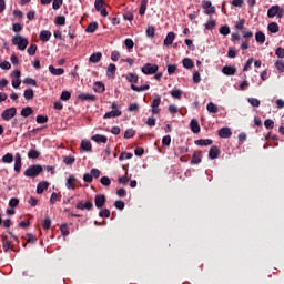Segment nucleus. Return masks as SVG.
I'll return each instance as SVG.
<instances>
[{"mask_svg":"<svg viewBox=\"0 0 284 284\" xmlns=\"http://www.w3.org/2000/svg\"><path fill=\"white\" fill-rule=\"evenodd\" d=\"M220 34H223V37H227V34H230V26L225 24L221 27Z\"/></svg>","mask_w":284,"mask_h":284,"instance_id":"6e6d98bb","label":"nucleus"},{"mask_svg":"<svg viewBox=\"0 0 284 284\" xmlns=\"http://www.w3.org/2000/svg\"><path fill=\"white\" fill-rule=\"evenodd\" d=\"M115 74H116V64L110 63L106 69V77L109 79H114Z\"/></svg>","mask_w":284,"mask_h":284,"instance_id":"2eb2a0df","label":"nucleus"},{"mask_svg":"<svg viewBox=\"0 0 284 284\" xmlns=\"http://www.w3.org/2000/svg\"><path fill=\"white\" fill-rule=\"evenodd\" d=\"M135 134H136V131H134L133 129H128L124 133V139H133Z\"/></svg>","mask_w":284,"mask_h":284,"instance_id":"8fccbe9b","label":"nucleus"},{"mask_svg":"<svg viewBox=\"0 0 284 284\" xmlns=\"http://www.w3.org/2000/svg\"><path fill=\"white\" fill-rule=\"evenodd\" d=\"M123 18L124 21H134V13L132 11H125Z\"/></svg>","mask_w":284,"mask_h":284,"instance_id":"5fc2aeb1","label":"nucleus"},{"mask_svg":"<svg viewBox=\"0 0 284 284\" xmlns=\"http://www.w3.org/2000/svg\"><path fill=\"white\" fill-rule=\"evenodd\" d=\"M36 121H37V123H39V124H43V123H48L49 118H48V115H38V116L36 118Z\"/></svg>","mask_w":284,"mask_h":284,"instance_id":"3c124183","label":"nucleus"},{"mask_svg":"<svg viewBox=\"0 0 284 284\" xmlns=\"http://www.w3.org/2000/svg\"><path fill=\"white\" fill-rule=\"evenodd\" d=\"M206 30H214L216 28V20H210L205 23Z\"/></svg>","mask_w":284,"mask_h":284,"instance_id":"4d7b16f0","label":"nucleus"},{"mask_svg":"<svg viewBox=\"0 0 284 284\" xmlns=\"http://www.w3.org/2000/svg\"><path fill=\"white\" fill-rule=\"evenodd\" d=\"M141 70L143 72V74H156V72H159V65L152 64V63H146L144 67H142Z\"/></svg>","mask_w":284,"mask_h":284,"instance_id":"1a4fd4ad","label":"nucleus"},{"mask_svg":"<svg viewBox=\"0 0 284 284\" xmlns=\"http://www.w3.org/2000/svg\"><path fill=\"white\" fill-rule=\"evenodd\" d=\"M175 39L176 34L174 32H169L164 39V45H172Z\"/></svg>","mask_w":284,"mask_h":284,"instance_id":"5701e85b","label":"nucleus"},{"mask_svg":"<svg viewBox=\"0 0 284 284\" xmlns=\"http://www.w3.org/2000/svg\"><path fill=\"white\" fill-rule=\"evenodd\" d=\"M49 71L51 74H54L55 77H61V74L65 73V70L63 68H54V65L49 67Z\"/></svg>","mask_w":284,"mask_h":284,"instance_id":"b1692460","label":"nucleus"},{"mask_svg":"<svg viewBox=\"0 0 284 284\" xmlns=\"http://www.w3.org/2000/svg\"><path fill=\"white\" fill-rule=\"evenodd\" d=\"M159 105H161V95H156L151 102L152 114H161V108Z\"/></svg>","mask_w":284,"mask_h":284,"instance_id":"0eeeda50","label":"nucleus"},{"mask_svg":"<svg viewBox=\"0 0 284 284\" xmlns=\"http://www.w3.org/2000/svg\"><path fill=\"white\" fill-rule=\"evenodd\" d=\"M105 203H108V199L105 197V194H97L94 197V204L98 210H103L105 206Z\"/></svg>","mask_w":284,"mask_h":284,"instance_id":"6e6552de","label":"nucleus"},{"mask_svg":"<svg viewBox=\"0 0 284 284\" xmlns=\"http://www.w3.org/2000/svg\"><path fill=\"white\" fill-rule=\"evenodd\" d=\"M219 136L221 139H230L232 136V130L227 126H224L219 130Z\"/></svg>","mask_w":284,"mask_h":284,"instance_id":"9d476101","label":"nucleus"},{"mask_svg":"<svg viewBox=\"0 0 284 284\" xmlns=\"http://www.w3.org/2000/svg\"><path fill=\"white\" fill-rule=\"evenodd\" d=\"M94 92H98V94H103V91L105 90V84L103 82H95L93 84Z\"/></svg>","mask_w":284,"mask_h":284,"instance_id":"a878e982","label":"nucleus"},{"mask_svg":"<svg viewBox=\"0 0 284 284\" xmlns=\"http://www.w3.org/2000/svg\"><path fill=\"white\" fill-rule=\"evenodd\" d=\"M212 143H214V141H212V139H200V140H195V145H212Z\"/></svg>","mask_w":284,"mask_h":284,"instance_id":"c9c22d12","label":"nucleus"},{"mask_svg":"<svg viewBox=\"0 0 284 284\" xmlns=\"http://www.w3.org/2000/svg\"><path fill=\"white\" fill-rule=\"evenodd\" d=\"M121 114H123L122 111H120V110H112V111L106 112L103 115V119H116L118 116H121Z\"/></svg>","mask_w":284,"mask_h":284,"instance_id":"f3484780","label":"nucleus"},{"mask_svg":"<svg viewBox=\"0 0 284 284\" xmlns=\"http://www.w3.org/2000/svg\"><path fill=\"white\" fill-rule=\"evenodd\" d=\"M155 33H156V29L153 26L148 27L146 37L154 39Z\"/></svg>","mask_w":284,"mask_h":284,"instance_id":"c03bdc74","label":"nucleus"},{"mask_svg":"<svg viewBox=\"0 0 284 284\" xmlns=\"http://www.w3.org/2000/svg\"><path fill=\"white\" fill-rule=\"evenodd\" d=\"M63 6V0H53L52 8L53 10H59Z\"/></svg>","mask_w":284,"mask_h":284,"instance_id":"69168bd1","label":"nucleus"},{"mask_svg":"<svg viewBox=\"0 0 284 284\" xmlns=\"http://www.w3.org/2000/svg\"><path fill=\"white\" fill-rule=\"evenodd\" d=\"M171 97H173V99H181V97H183V91H181V89L172 90Z\"/></svg>","mask_w":284,"mask_h":284,"instance_id":"a18cd8bd","label":"nucleus"},{"mask_svg":"<svg viewBox=\"0 0 284 284\" xmlns=\"http://www.w3.org/2000/svg\"><path fill=\"white\" fill-rule=\"evenodd\" d=\"M77 161V159L74 156H71V155H65L63 158V163L65 165H74V162Z\"/></svg>","mask_w":284,"mask_h":284,"instance_id":"58836bf2","label":"nucleus"},{"mask_svg":"<svg viewBox=\"0 0 284 284\" xmlns=\"http://www.w3.org/2000/svg\"><path fill=\"white\" fill-rule=\"evenodd\" d=\"M23 97L26 101H31V99H34V90L32 89L24 90Z\"/></svg>","mask_w":284,"mask_h":284,"instance_id":"e433bc0d","label":"nucleus"},{"mask_svg":"<svg viewBox=\"0 0 284 284\" xmlns=\"http://www.w3.org/2000/svg\"><path fill=\"white\" fill-rule=\"evenodd\" d=\"M222 72L226 77H234V74H236V68L235 67H231V65H225V67L222 68Z\"/></svg>","mask_w":284,"mask_h":284,"instance_id":"dca6fc26","label":"nucleus"},{"mask_svg":"<svg viewBox=\"0 0 284 284\" xmlns=\"http://www.w3.org/2000/svg\"><path fill=\"white\" fill-rule=\"evenodd\" d=\"M103 6H105V1L95 0L94 7H95L97 12H101V10H103Z\"/></svg>","mask_w":284,"mask_h":284,"instance_id":"37998d69","label":"nucleus"},{"mask_svg":"<svg viewBox=\"0 0 284 284\" xmlns=\"http://www.w3.org/2000/svg\"><path fill=\"white\" fill-rule=\"evenodd\" d=\"M248 103H251V105L253 108H260L261 106V100H258L256 98H248Z\"/></svg>","mask_w":284,"mask_h":284,"instance_id":"49530a36","label":"nucleus"},{"mask_svg":"<svg viewBox=\"0 0 284 284\" xmlns=\"http://www.w3.org/2000/svg\"><path fill=\"white\" fill-rule=\"evenodd\" d=\"M48 187H50V183L48 181L39 182L37 186V194H43Z\"/></svg>","mask_w":284,"mask_h":284,"instance_id":"ddd939ff","label":"nucleus"},{"mask_svg":"<svg viewBox=\"0 0 284 284\" xmlns=\"http://www.w3.org/2000/svg\"><path fill=\"white\" fill-rule=\"evenodd\" d=\"M12 154L7 153L6 155L2 156V163H12Z\"/></svg>","mask_w":284,"mask_h":284,"instance_id":"338daca9","label":"nucleus"},{"mask_svg":"<svg viewBox=\"0 0 284 284\" xmlns=\"http://www.w3.org/2000/svg\"><path fill=\"white\" fill-rule=\"evenodd\" d=\"M99 216H101V219H110V211L109 209H103L99 212Z\"/></svg>","mask_w":284,"mask_h":284,"instance_id":"13d9d810","label":"nucleus"},{"mask_svg":"<svg viewBox=\"0 0 284 284\" xmlns=\"http://www.w3.org/2000/svg\"><path fill=\"white\" fill-rule=\"evenodd\" d=\"M14 172H21V154L17 153L16 154V160H14Z\"/></svg>","mask_w":284,"mask_h":284,"instance_id":"c85d7f7f","label":"nucleus"},{"mask_svg":"<svg viewBox=\"0 0 284 284\" xmlns=\"http://www.w3.org/2000/svg\"><path fill=\"white\" fill-rule=\"evenodd\" d=\"M27 52L29 57H34L37 54V44H31L28 49Z\"/></svg>","mask_w":284,"mask_h":284,"instance_id":"864d4df0","label":"nucleus"},{"mask_svg":"<svg viewBox=\"0 0 284 284\" xmlns=\"http://www.w3.org/2000/svg\"><path fill=\"white\" fill-rule=\"evenodd\" d=\"M183 65L186 68V70H192V68H194V61H192L190 58H185L183 60Z\"/></svg>","mask_w":284,"mask_h":284,"instance_id":"ea45409f","label":"nucleus"},{"mask_svg":"<svg viewBox=\"0 0 284 284\" xmlns=\"http://www.w3.org/2000/svg\"><path fill=\"white\" fill-rule=\"evenodd\" d=\"M97 30H99V23L97 22H91L89 23V26L85 29V32H89L90 34L97 32Z\"/></svg>","mask_w":284,"mask_h":284,"instance_id":"c756f323","label":"nucleus"},{"mask_svg":"<svg viewBox=\"0 0 284 284\" xmlns=\"http://www.w3.org/2000/svg\"><path fill=\"white\" fill-rule=\"evenodd\" d=\"M22 83H24V85H37V80L32 79V78H26Z\"/></svg>","mask_w":284,"mask_h":284,"instance_id":"0e129e2a","label":"nucleus"},{"mask_svg":"<svg viewBox=\"0 0 284 284\" xmlns=\"http://www.w3.org/2000/svg\"><path fill=\"white\" fill-rule=\"evenodd\" d=\"M202 8L205 10L204 13L209 16L216 14V7L212 6V1L210 0L202 1Z\"/></svg>","mask_w":284,"mask_h":284,"instance_id":"423d86ee","label":"nucleus"},{"mask_svg":"<svg viewBox=\"0 0 284 284\" xmlns=\"http://www.w3.org/2000/svg\"><path fill=\"white\" fill-rule=\"evenodd\" d=\"M132 156H134V154L132 153H128V152H122L119 156V161H125L132 159Z\"/></svg>","mask_w":284,"mask_h":284,"instance_id":"09e8293b","label":"nucleus"},{"mask_svg":"<svg viewBox=\"0 0 284 284\" xmlns=\"http://www.w3.org/2000/svg\"><path fill=\"white\" fill-rule=\"evenodd\" d=\"M14 116H17V108L14 106L6 109L1 113V118L3 121H10V119H14Z\"/></svg>","mask_w":284,"mask_h":284,"instance_id":"39448f33","label":"nucleus"},{"mask_svg":"<svg viewBox=\"0 0 284 284\" xmlns=\"http://www.w3.org/2000/svg\"><path fill=\"white\" fill-rule=\"evenodd\" d=\"M78 99H80V101H97V95L90 93H81L78 95Z\"/></svg>","mask_w":284,"mask_h":284,"instance_id":"412c9836","label":"nucleus"},{"mask_svg":"<svg viewBox=\"0 0 284 284\" xmlns=\"http://www.w3.org/2000/svg\"><path fill=\"white\" fill-rule=\"evenodd\" d=\"M275 68L278 70V72H284V61L283 60L275 61Z\"/></svg>","mask_w":284,"mask_h":284,"instance_id":"052dcab7","label":"nucleus"},{"mask_svg":"<svg viewBox=\"0 0 284 284\" xmlns=\"http://www.w3.org/2000/svg\"><path fill=\"white\" fill-rule=\"evenodd\" d=\"M278 4H274L268 10H267V17L268 19H274V17H276V14H278Z\"/></svg>","mask_w":284,"mask_h":284,"instance_id":"4be33fe9","label":"nucleus"},{"mask_svg":"<svg viewBox=\"0 0 284 284\" xmlns=\"http://www.w3.org/2000/svg\"><path fill=\"white\" fill-rule=\"evenodd\" d=\"M101 59H103V53L95 52V53L91 54V57L89 58V61H90V63H99V61H101Z\"/></svg>","mask_w":284,"mask_h":284,"instance_id":"393cba45","label":"nucleus"},{"mask_svg":"<svg viewBox=\"0 0 284 284\" xmlns=\"http://www.w3.org/2000/svg\"><path fill=\"white\" fill-rule=\"evenodd\" d=\"M264 125H265L266 130H274V122L272 119L265 120Z\"/></svg>","mask_w":284,"mask_h":284,"instance_id":"680f3d73","label":"nucleus"},{"mask_svg":"<svg viewBox=\"0 0 284 284\" xmlns=\"http://www.w3.org/2000/svg\"><path fill=\"white\" fill-rule=\"evenodd\" d=\"M275 54H276V57H278V59H284V49L282 47H278L275 50Z\"/></svg>","mask_w":284,"mask_h":284,"instance_id":"774afa93","label":"nucleus"},{"mask_svg":"<svg viewBox=\"0 0 284 284\" xmlns=\"http://www.w3.org/2000/svg\"><path fill=\"white\" fill-rule=\"evenodd\" d=\"M202 160L203 155L201 154V151H196L191 159V165H199Z\"/></svg>","mask_w":284,"mask_h":284,"instance_id":"a211bd4d","label":"nucleus"},{"mask_svg":"<svg viewBox=\"0 0 284 284\" xmlns=\"http://www.w3.org/2000/svg\"><path fill=\"white\" fill-rule=\"evenodd\" d=\"M126 81H129V83H131V89L134 92H145V90H150V84H144L141 87L135 85L134 83H139V74L136 73H128L125 77Z\"/></svg>","mask_w":284,"mask_h":284,"instance_id":"f257e3e1","label":"nucleus"},{"mask_svg":"<svg viewBox=\"0 0 284 284\" xmlns=\"http://www.w3.org/2000/svg\"><path fill=\"white\" fill-rule=\"evenodd\" d=\"M71 97H72V93H70V91H63L60 95V99L62 101H70Z\"/></svg>","mask_w":284,"mask_h":284,"instance_id":"603ef678","label":"nucleus"},{"mask_svg":"<svg viewBox=\"0 0 284 284\" xmlns=\"http://www.w3.org/2000/svg\"><path fill=\"white\" fill-rule=\"evenodd\" d=\"M41 225L43 230H50V227L52 226V219L47 216L43 221H41Z\"/></svg>","mask_w":284,"mask_h":284,"instance_id":"4c0bfd02","label":"nucleus"},{"mask_svg":"<svg viewBox=\"0 0 284 284\" xmlns=\"http://www.w3.org/2000/svg\"><path fill=\"white\" fill-rule=\"evenodd\" d=\"M52 38V32L48 30H42L39 34V39L42 41V43H48L50 39Z\"/></svg>","mask_w":284,"mask_h":284,"instance_id":"f8f14e48","label":"nucleus"},{"mask_svg":"<svg viewBox=\"0 0 284 284\" xmlns=\"http://www.w3.org/2000/svg\"><path fill=\"white\" fill-rule=\"evenodd\" d=\"M255 40H256V43H265V33H263V31H257L255 33Z\"/></svg>","mask_w":284,"mask_h":284,"instance_id":"f704fd0d","label":"nucleus"},{"mask_svg":"<svg viewBox=\"0 0 284 284\" xmlns=\"http://www.w3.org/2000/svg\"><path fill=\"white\" fill-rule=\"evenodd\" d=\"M91 139L95 143H108V136H105V135L95 134Z\"/></svg>","mask_w":284,"mask_h":284,"instance_id":"bb28decb","label":"nucleus"},{"mask_svg":"<svg viewBox=\"0 0 284 284\" xmlns=\"http://www.w3.org/2000/svg\"><path fill=\"white\" fill-rule=\"evenodd\" d=\"M55 24L57 26H65V16H59L55 19Z\"/></svg>","mask_w":284,"mask_h":284,"instance_id":"e2e57ef3","label":"nucleus"},{"mask_svg":"<svg viewBox=\"0 0 284 284\" xmlns=\"http://www.w3.org/2000/svg\"><path fill=\"white\" fill-rule=\"evenodd\" d=\"M33 110H32V106H27V108H23L20 112L21 116H23L24 119H28V116H30V114H33Z\"/></svg>","mask_w":284,"mask_h":284,"instance_id":"72a5a7b5","label":"nucleus"},{"mask_svg":"<svg viewBox=\"0 0 284 284\" xmlns=\"http://www.w3.org/2000/svg\"><path fill=\"white\" fill-rule=\"evenodd\" d=\"M12 45H17L18 50L23 51L26 48H28V39L23 38L22 36H13L11 38Z\"/></svg>","mask_w":284,"mask_h":284,"instance_id":"7ed1b4c3","label":"nucleus"},{"mask_svg":"<svg viewBox=\"0 0 284 284\" xmlns=\"http://www.w3.org/2000/svg\"><path fill=\"white\" fill-rule=\"evenodd\" d=\"M43 172V166L41 164H32L24 171V176L28 179H34Z\"/></svg>","mask_w":284,"mask_h":284,"instance_id":"f03ea898","label":"nucleus"},{"mask_svg":"<svg viewBox=\"0 0 284 284\" xmlns=\"http://www.w3.org/2000/svg\"><path fill=\"white\" fill-rule=\"evenodd\" d=\"M221 155V149H219V146L214 145L210 149L209 151V159H219V156Z\"/></svg>","mask_w":284,"mask_h":284,"instance_id":"9b49d317","label":"nucleus"},{"mask_svg":"<svg viewBox=\"0 0 284 284\" xmlns=\"http://www.w3.org/2000/svg\"><path fill=\"white\" fill-rule=\"evenodd\" d=\"M100 182L102 185H104V187H110L112 180L104 175L101 178Z\"/></svg>","mask_w":284,"mask_h":284,"instance_id":"de8ad7c7","label":"nucleus"},{"mask_svg":"<svg viewBox=\"0 0 284 284\" xmlns=\"http://www.w3.org/2000/svg\"><path fill=\"white\" fill-rule=\"evenodd\" d=\"M190 128L193 134H199V132H201V125H199V121L195 119L191 120Z\"/></svg>","mask_w":284,"mask_h":284,"instance_id":"6ab92c4d","label":"nucleus"},{"mask_svg":"<svg viewBox=\"0 0 284 284\" xmlns=\"http://www.w3.org/2000/svg\"><path fill=\"white\" fill-rule=\"evenodd\" d=\"M2 247L4 252H14V245H12L10 241H8V236L3 237Z\"/></svg>","mask_w":284,"mask_h":284,"instance_id":"4468645a","label":"nucleus"},{"mask_svg":"<svg viewBox=\"0 0 284 284\" xmlns=\"http://www.w3.org/2000/svg\"><path fill=\"white\" fill-rule=\"evenodd\" d=\"M206 110L207 112H210L211 114H217L219 112V106L216 104H214V102H209L206 105Z\"/></svg>","mask_w":284,"mask_h":284,"instance_id":"cd10ccee","label":"nucleus"},{"mask_svg":"<svg viewBox=\"0 0 284 284\" xmlns=\"http://www.w3.org/2000/svg\"><path fill=\"white\" fill-rule=\"evenodd\" d=\"M148 10V0H141V6L139 9V16L143 17L145 14V11Z\"/></svg>","mask_w":284,"mask_h":284,"instance_id":"473e14b6","label":"nucleus"},{"mask_svg":"<svg viewBox=\"0 0 284 284\" xmlns=\"http://www.w3.org/2000/svg\"><path fill=\"white\" fill-rule=\"evenodd\" d=\"M41 153L37 151L36 149H31L28 151V159L36 160L38 156H40Z\"/></svg>","mask_w":284,"mask_h":284,"instance_id":"79ce46f5","label":"nucleus"},{"mask_svg":"<svg viewBox=\"0 0 284 284\" xmlns=\"http://www.w3.org/2000/svg\"><path fill=\"white\" fill-rule=\"evenodd\" d=\"M146 125H149V128H154V125H156V119L154 116H149L146 120Z\"/></svg>","mask_w":284,"mask_h":284,"instance_id":"bf43d9fd","label":"nucleus"},{"mask_svg":"<svg viewBox=\"0 0 284 284\" xmlns=\"http://www.w3.org/2000/svg\"><path fill=\"white\" fill-rule=\"evenodd\" d=\"M75 183H77V178H74V175H70L65 182V187L68 190H74L77 187Z\"/></svg>","mask_w":284,"mask_h":284,"instance_id":"aec40b11","label":"nucleus"},{"mask_svg":"<svg viewBox=\"0 0 284 284\" xmlns=\"http://www.w3.org/2000/svg\"><path fill=\"white\" fill-rule=\"evenodd\" d=\"M75 210H87L88 212H92L94 210V203L92 201H80L75 205Z\"/></svg>","mask_w":284,"mask_h":284,"instance_id":"20e7f679","label":"nucleus"},{"mask_svg":"<svg viewBox=\"0 0 284 284\" xmlns=\"http://www.w3.org/2000/svg\"><path fill=\"white\" fill-rule=\"evenodd\" d=\"M81 149L84 151V152H92V143L88 140H83L81 142Z\"/></svg>","mask_w":284,"mask_h":284,"instance_id":"7c9ffc66","label":"nucleus"},{"mask_svg":"<svg viewBox=\"0 0 284 284\" xmlns=\"http://www.w3.org/2000/svg\"><path fill=\"white\" fill-rule=\"evenodd\" d=\"M267 30L270 32H272V34H276V32H278V30H281V28L278 27V23L271 22V23H268Z\"/></svg>","mask_w":284,"mask_h":284,"instance_id":"2f4dec72","label":"nucleus"},{"mask_svg":"<svg viewBox=\"0 0 284 284\" xmlns=\"http://www.w3.org/2000/svg\"><path fill=\"white\" fill-rule=\"evenodd\" d=\"M60 232L62 236H69L70 235V226L68 224H62L60 226Z\"/></svg>","mask_w":284,"mask_h":284,"instance_id":"a19ab883","label":"nucleus"}]
</instances>
